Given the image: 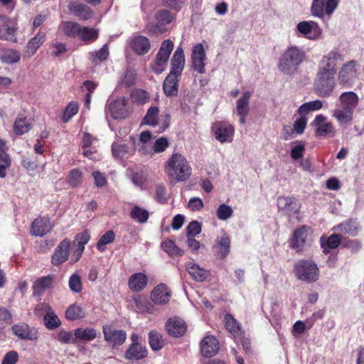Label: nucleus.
Wrapping results in <instances>:
<instances>
[{
  "label": "nucleus",
  "mask_w": 364,
  "mask_h": 364,
  "mask_svg": "<svg viewBox=\"0 0 364 364\" xmlns=\"http://www.w3.org/2000/svg\"><path fill=\"white\" fill-rule=\"evenodd\" d=\"M358 95L352 91L343 92L338 98L341 107L332 110V116L340 124L350 123L353 118L355 109L359 103Z\"/></svg>",
  "instance_id": "f257e3e1"
},
{
  "label": "nucleus",
  "mask_w": 364,
  "mask_h": 364,
  "mask_svg": "<svg viewBox=\"0 0 364 364\" xmlns=\"http://www.w3.org/2000/svg\"><path fill=\"white\" fill-rule=\"evenodd\" d=\"M306 57L304 50L296 46H290L287 48L278 63V69L285 75L294 73L299 66L304 62Z\"/></svg>",
  "instance_id": "f03ea898"
},
{
  "label": "nucleus",
  "mask_w": 364,
  "mask_h": 364,
  "mask_svg": "<svg viewBox=\"0 0 364 364\" xmlns=\"http://www.w3.org/2000/svg\"><path fill=\"white\" fill-rule=\"evenodd\" d=\"M168 176L176 181H184L191 175V167L182 154L175 153L171 155L165 166Z\"/></svg>",
  "instance_id": "7ed1b4c3"
},
{
  "label": "nucleus",
  "mask_w": 364,
  "mask_h": 364,
  "mask_svg": "<svg viewBox=\"0 0 364 364\" xmlns=\"http://www.w3.org/2000/svg\"><path fill=\"white\" fill-rule=\"evenodd\" d=\"M295 272L299 279L309 283L316 282L319 276L317 265L308 260L299 261L295 266Z\"/></svg>",
  "instance_id": "20e7f679"
},
{
  "label": "nucleus",
  "mask_w": 364,
  "mask_h": 364,
  "mask_svg": "<svg viewBox=\"0 0 364 364\" xmlns=\"http://www.w3.org/2000/svg\"><path fill=\"white\" fill-rule=\"evenodd\" d=\"M334 77L335 75L317 73L314 86L318 96L328 97L332 94L335 88Z\"/></svg>",
  "instance_id": "39448f33"
},
{
  "label": "nucleus",
  "mask_w": 364,
  "mask_h": 364,
  "mask_svg": "<svg viewBox=\"0 0 364 364\" xmlns=\"http://www.w3.org/2000/svg\"><path fill=\"white\" fill-rule=\"evenodd\" d=\"M343 60V55L339 52L335 50H331L321 58L317 73L335 75L338 63Z\"/></svg>",
  "instance_id": "423d86ee"
},
{
  "label": "nucleus",
  "mask_w": 364,
  "mask_h": 364,
  "mask_svg": "<svg viewBox=\"0 0 364 364\" xmlns=\"http://www.w3.org/2000/svg\"><path fill=\"white\" fill-rule=\"evenodd\" d=\"M173 49V43L171 40L163 41L156 56L155 63L151 65V68L155 73L160 74L165 70Z\"/></svg>",
  "instance_id": "0eeeda50"
},
{
  "label": "nucleus",
  "mask_w": 364,
  "mask_h": 364,
  "mask_svg": "<svg viewBox=\"0 0 364 364\" xmlns=\"http://www.w3.org/2000/svg\"><path fill=\"white\" fill-rule=\"evenodd\" d=\"M339 0H313L311 12L314 16L323 18L325 14L331 16L337 9Z\"/></svg>",
  "instance_id": "6e6552de"
},
{
  "label": "nucleus",
  "mask_w": 364,
  "mask_h": 364,
  "mask_svg": "<svg viewBox=\"0 0 364 364\" xmlns=\"http://www.w3.org/2000/svg\"><path fill=\"white\" fill-rule=\"evenodd\" d=\"M105 341L110 344L112 348L122 345L127 338V333L124 330L115 329L110 325L102 326Z\"/></svg>",
  "instance_id": "1a4fd4ad"
},
{
  "label": "nucleus",
  "mask_w": 364,
  "mask_h": 364,
  "mask_svg": "<svg viewBox=\"0 0 364 364\" xmlns=\"http://www.w3.org/2000/svg\"><path fill=\"white\" fill-rule=\"evenodd\" d=\"M316 127L315 134L318 137L333 136L336 129L331 122L323 114H318L311 123Z\"/></svg>",
  "instance_id": "9d476101"
},
{
  "label": "nucleus",
  "mask_w": 364,
  "mask_h": 364,
  "mask_svg": "<svg viewBox=\"0 0 364 364\" xmlns=\"http://www.w3.org/2000/svg\"><path fill=\"white\" fill-rule=\"evenodd\" d=\"M54 224L48 216L38 217L31 224V233L36 237H43L53 230Z\"/></svg>",
  "instance_id": "9b49d317"
},
{
  "label": "nucleus",
  "mask_w": 364,
  "mask_h": 364,
  "mask_svg": "<svg viewBox=\"0 0 364 364\" xmlns=\"http://www.w3.org/2000/svg\"><path fill=\"white\" fill-rule=\"evenodd\" d=\"M277 206L280 211L288 216L297 214L300 209L298 200L295 198L289 196H279L277 199Z\"/></svg>",
  "instance_id": "f8f14e48"
},
{
  "label": "nucleus",
  "mask_w": 364,
  "mask_h": 364,
  "mask_svg": "<svg viewBox=\"0 0 364 364\" xmlns=\"http://www.w3.org/2000/svg\"><path fill=\"white\" fill-rule=\"evenodd\" d=\"M206 59L205 52L201 43L193 46L191 53L192 68L199 73H205V60Z\"/></svg>",
  "instance_id": "ddd939ff"
},
{
  "label": "nucleus",
  "mask_w": 364,
  "mask_h": 364,
  "mask_svg": "<svg viewBox=\"0 0 364 364\" xmlns=\"http://www.w3.org/2000/svg\"><path fill=\"white\" fill-rule=\"evenodd\" d=\"M296 28L299 32L310 40L318 38L322 33L318 23L313 21H301L297 24Z\"/></svg>",
  "instance_id": "4468645a"
},
{
  "label": "nucleus",
  "mask_w": 364,
  "mask_h": 364,
  "mask_svg": "<svg viewBox=\"0 0 364 364\" xmlns=\"http://www.w3.org/2000/svg\"><path fill=\"white\" fill-rule=\"evenodd\" d=\"M213 132L215 139L223 144L232 141L235 129L231 124L217 122L213 127Z\"/></svg>",
  "instance_id": "2eb2a0df"
},
{
  "label": "nucleus",
  "mask_w": 364,
  "mask_h": 364,
  "mask_svg": "<svg viewBox=\"0 0 364 364\" xmlns=\"http://www.w3.org/2000/svg\"><path fill=\"white\" fill-rule=\"evenodd\" d=\"M70 245L71 242L70 240L67 238L64 239L58 244L51 259V262L53 265L58 266L68 259Z\"/></svg>",
  "instance_id": "dca6fc26"
},
{
  "label": "nucleus",
  "mask_w": 364,
  "mask_h": 364,
  "mask_svg": "<svg viewBox=\"0 0 364 364\" xmlns=\"http://www.w3.org/2000/svg\"><path fill=\"white\" fill-rule=\"evenodd\" d=\"M0 20L4 23L0 26V39L16 42L15 34L18 29L16 25L11 23L10 19L5 16H1Z\"/></svg>",
  "instance_id": "f3484780"
},
{
  "label": "nucleus",
  "mask_w": 364,
  "mask_h": 364,
  "mask_svg": "<svg viewBox=\"0 0 364 364\" xmlns=\"http://www.w3.org/2000/svg\"><path fill=\"white\" fill-rule=\"evenodd\" d=\"M166 329L170 336L179 337L185 333L187 326L182 318L175 316L167 321Z\"/></svg>",
  "instance_id": "a211bd4d"
},
{
  "label": "nucleus",
  "mask_w": 364,
  "mask_h": 364,
  "mask_svg": "<svg viewBox=\"0 0 364 364\" xmlns=\"http://www.w3.org/2000/svg\"><path fill=\"white\" fill-rule=\"evenodd\" d=\"M128 100L124 97L117 99L109 105L111 115L114 119H124L128 116Z\"/></svg>",
  "instance_id": "6ab92c4d"
},
{
  "label": "nucleus",
  "mask_w": 364,
  "mask_h": 364,
  "mask_svg": "<svg viewBox=\"0 0 364 364\" xmlns=\"http://www.w3.org/2000/svg\"><path fill=\"white\" fill-rule=\"evenodd\" d=\"M171 298V291L164 284L157 285L151 292V299L156 304H167Z\"/></svg>",
  "instance_id": "aec40b11"
},
{
  "label": "nucleus",
  "mask_w": 364,
  "mask_h": 364,
  "mask_svg": "<svg viewBox=\"0 0 364 364\" xmlns=\"http://www.w3.org/2000/svg\"><path fill=\"white\" fill-rule=\"evenodd\" d=\"M185 65V55L181 47H178L173 53L171 61V70L170 74L180 76Z\"/></svg>",
  "instance_id": "412c9836"
},
{
  "label": "nucleus",
  "mask_w": 364,
  "mask_h": 364,
  "mask_svg": "<svg viewBox=\"0 0 364 364\" xmlns=\"http://www.w3.org/2000/svg\"><path fill=\"white\" fill-rule=\"evenodd\" d=\"M219 343L214 336H206L200 343L201 352L203 356H214L219 350Z\"/></svg>",
  "instance_id": "4be33fe9"
},
{
  "label": "nucleus",
  "mask_w": 364,
  "mask_h": 364,
  "mask_svg": "<svg viewBox=\"0 0 364 364\" xmlns=\"http://www.w3.org/2000/svg\"><path fill=\"white\" fill-rule=\"evenodd\" d=\"M12 331L21 340L33 341L37 339L36 333H33L29 326L25 323H20L12 326Z\"/></svg>",
  "instance_id": "5701e85b"
},
{
  "label": "nucleus",
  "mask_w": 364,
  "mask_h": 364,
  "mask_svg": "<svg viewBox=\"0 0 364 364\" xmlns=\"http://www.w3.org/2000/svg\"><path fill=\"white\" fill-rule=\"evenodd\" d=\"M308 229L303 226L294 231L291 241V246L297 252L304 250L307 240Z\"/></svg>",
  "instance_id": "b1692460"
},
{
  "label": "nucleus",
  "mask_w": 364,
  "mask_h": 364,
  "mask_svg": "<svg viewBox=\"0 0 364 364\" xmlns=\"http://www.w3.org/2000/svg\"><path fill=\"white\" fill-rule=\"evenodd\" d=\"M148 278L143 273H135L132 274L128 282L129 289L135 292L142 291L147 285Z\"/></svg>",
  "instance_id": "393cba45"
},
{
  "label": "nucleus",
  "mask_w": 364,
  "mask_h": 364,
  "mask_svg": "<svg viewBox=\"0 0 364 364\" xmlns=\"http://www.w3.org/2000/svg\"><path fill=\"white\" fill-rule=\"evenodd\" d=\"M80 28L81 26L77 22L63 21L59 25L58 30L67 37L75 38L78 37Z\"/></svg>",
  "instance_id": "a878e982"
},
{
  "label": "nucleus",
  "mask_w": 364,
  "mask_h": 364,
  "mask_svg": "<svg viewBox=\"0 0 364 364\" xmlns=\"http://www.w3.org/2000/svg\"><path fill=\"white\" fill-rule=\"evenodd\" d=\"M180 76L168 74L164 80L163 90L168 97L176 96L178 95V82Z\"/></svg>",
  "instance_id": "bb28decb"
},
{
  "label": "nucleus",
  "mask_w": 364,
  "mask_h": 364,
  "mask_svg": "<svg viewBox=\"0 0 364 364\" xmlns=\"http://www.w3.org/2000/svg\"><path fill=\"white\" fill-rule=\"evenodd\" d=\"M186 269L191 277L196 282H203L210 276L209 271L201 268L196 263L189 262L186 264Z\"/></svg>",
  "instance_id": "cd10ccee"
},
{
  "label": "nucleus",
  "mask_w": 364,
  "mask_h": 364,
  "mask_svg": "<svg viewBox=\"0 0 364 364\" xmlns=\"http://www.w3.org/2000/svg\"><path fill=\"white\" fill-rule=\"evenodd\" d=\"M356 62L351 60L345 64L339 72L338 78L341 82L347 83L355 76Z\"/></svg>",
  "instance_id": "c85d7f7f"
},
{
  "label": "nucleus",
  "mask_w": 364,
  "mask_h": 364,
  "mask_svg": "<svg viewBox=\"0 0 364 364\" xmlns=\"http://www.w3.org/2000/svg\"><path fill=\"white\" fill-rule=\"evenodd\" d=\"M70 12L82 20H87L92 16V11L87 6L82 4L71 3L68 6Z\"/></svg>",
  "instance_id": "c756f323"
},
{
  "label": "nucleus",
  "mask_w": 364,
  "mask_h": 364,
  "mask_svg": "<svg viewBox=\"0 0 364 364\" xmlns=\"http://www.w3.org/2000/svg\"><path fill=\"white\" fill-rule=\"evenodd\" d=\"M132 48L139 55H144L150 50L149 40L145 36H136L132 41Z\"/></svg>",
  "instance_id": "7c9ffc66"
},
{
  "label": "nucleus",
  "mask_w": 364,
  "mask_h": 364,
  "mask_svg": "<svg viewBox=\"0 0 364 364\" xmlns=\"http://www.w3.org/2000/svg\"><path fill=\"white\" fill-rule=\"evenodd\" d=\"M146 356V349L138 343H132L126 351L125 357L128 360H140Z\"/></svg>",
  "instance_id": "2f4dec72"
},
{
  "label": "nucleus",
  "mask_w": 364,
  "mask_h": 364,
  "mask_svg": "<svg viewBox=\"0 0 364 364\" xmlns=\"http://www.w3.org/2000/svg\"><path fill=\"white\" fill-rule=\"evenodd\" d=\"M333 230L338 231L341 234L348 235L350 236H355L358 233L356 223L353 220L344 221L334 227Z\"/></svg>",
  "instance_id": "473e14b6"
},
{
  "label": "nucleus",
  "mask_w": 364,
  "mask_h": 364,
  "mask_svg": "<svg viewBox=\"0 0 364 364\" xmlns=\"http://www.w3.org/2000/svg\"><path fill=\"white\" fill-rule=\"evenodd\" d=\"M11 159L4 148V141L0 139V178L6 176V171L10 167Z\"/></svg>",
  "instance_id": "72a5a7b5"
},
{
  "label": "nucleus",
  "mask_w": 364,
  "mask_h": 364,
  "mask_svg": "<svg viewBox=\"0 0 364 364\" xmlns=\"http://www.w3.org/2000/svg\"><path fill=\"white\" fill-rule=\"evenodd\" d=\"M52 284L53 278L51 276H46L38 279L33 286V294L37 296L43 294L46 289L52 287Z\"/></svg>",
  "instance_id": "f704fd0d"
},
{
  "label": "nucleus",
  "mask_w": 364,
  "mask_h": 364,
  "mask_svg": "<svg viewBox=\"0 0 364 364\" xmlns=\"http://www.w3.org/2000/svg\"><path fill=\"white\" fill-rule=\"evenodd\" d=\"M21 59L19 51L14 49H2L0 50V60L2 63L14 64L18 63Z\"/></svg>",
  "instance_id": "c9c22d12"
},
{
  "label": "nucleus",
  "mask_w": 364,
  "mask_h": 364,
  "mask_svg": "<svg viewBox=\"0 0 364 364\" xmlns=\"http://www.w3.org/2000/svg\"><path fill=\"white\" fill-rule=\"evenodd\" d=\"M74 336L77 339L84 341H91L97 336V330L92 328H78L74 331Z\"/></svg>",
  "instance_id": "e433bc0d"
},
{
  "label": "nucleus",
  "mask_w": 364,
  "mask_h": 364,
  "mask_svg": "<svg viewBox=\"0 0 364 364\" xmlns=\"http://www.w3.org/2000/svg\"><path fill=\"white\" fill-rule=\"evenodd\" d=\"M46 34L43 32H38L34 37L31 38L27 45L26 49L28 53L33 55L38 48L46 41Z\"/></svg>",
  "instance_id": "4c0bfd02"
},
{
  "label": "nucleus",
  "mask_w": 364,
  "mask_h": 364,
  "mask_svg": "<svg viewBox=\"0 0 364 364\" xmlns=\"http://www.w3.org/2000/svg\"><path fill=\"white\" fill-rule=\"evenodd\" d=\"M323 107V102L316 100L302 104L298 109L297 112L301 117H305L310 112L319 110Z\"/></svg>",
  "instance_id": "58836bf2"
},
{
  "label": "nucleus",
  "mask_w": 364,
  "mask_h": 364,
  "mask_svg": "<svg viewBox=\"0 0 364 364\" xmlns=\"http://www.w3.org/2000/svg\"><path fill=\"white\" fill-rule=\"evenodd\" d=\"M230 240L227 234L223 231V235L218 242L217 249L218 254L220 255V257L224 259L230 252Z\"/></svg>",
  "instance_id": "ea45409f"
},
{
  "label": "nucleus",
  "mask_w": 364,
  "mask_h": 364,
  "mask_svg": "<svg viewBox=\"0 0 364 364\" xmlns=\"http://www.w3.org/2000/svg\"><path fill=\"white\" fill-rule=\"evenodd\" d=\"M341 237L339 234H333L329 236L324 242V238H321V246L323 248V252L326 254L328 253V248L335 249L341 243Z\"/></svg>",
  "instance_id": "a19ab883"
},
{
  "label": "nucleus",
  "mask_w": 364,
  "mask_h": 364,
  "mask_svg": "<svg viewBox=\"0 0 364 364\" xmlns=\"http://www.w3.org/2000/svg\"><path fill=\"white\" fill-rule=\"evenodd\" d=\"M31 127L29 120L24 117H17L14 124V132L21 135L28 132Z\"/></svg>",
  "instance_id": "79ce46f5"
},
{
  "label": "nucleus",
  "mask_w": 364,
  "mask_h": 364,
  "mask_svg": "<svg viewBox=\"0 0 364 364\" xmlns=\"http://www.w3.org/2000/svg\"><path fill=\"white\" fill-rule=\"evenodd\" d=\"M78 38L82 41L93 42L98 38V31L95 28L81 26Z\"/></svg>",
  "instance_id": "37998d69"
},
{
  "label": "nucleus",
  "mask_w": 364,
  "mask_h": 364,
  "mask_svg": "<svg viewBox=\"0 0 364 364\" xmlns=\"http://www.w3.org/2000/svg\"><path fill=\"white\" fill-rule=\"evenodd\" d=\"M136 74L134 70H127L119 77L118 84L119 86L130 87L134 85Z\"/></svg>",
  "instance_id": "c03bdc74"
},
{
  "label": "nucleus",
  "mask_w": 364,
  "mask_h": 364,
  "mask_svg": "<svg viewBox=\"0 0 364 364\" xmlns=\"http://www.w3.org/2000/svg\"><path fill=\"white\" fill-rule=\"evenodd\" d=\"M43 321L45 326L49 330L55 329L61 324L60 320L53 309L45 314Z\"/></svg>",
  "instance_id": "a18cd8bd"
},
{
  "label": "nucleus",
  "mask_w": 364,
  "mask_h": 364,
  "mask_svg": "<svg viewBox=\"0 0 364 364\" xmlns=\"http://www.w3.org/2000/svg\"><path fill=\"white\" fill-rule=\"evenodd\" d=\"M130 216L138 223H144L149 219V213L148 210L144 208H140L139 206H134L130 213Z\"/></svg>",
  "instance_id": "49530a36"
},
{
  "label": "nucleus",
  "mask_w": 364,
  "mask_h": 364,
  "mask_svg": "<svg viewBox=\"0 0 364 364\" xmlns=\"http://www.w3.org/2000/svg\"><path fill=\"white\" fill-rule=\"evenodd\" d=\"M85 316V311L82 308L77 304L70 306L65 312L66 318L70 321L82 318Z\"/></svg>",
  "instance_id": "de8ad7c7"
},
{
  "label": "nucleus",
  "mask_w": 364,
  "mask_h": 364,
  "mask_svg": "<svg viewBox=\"0 0 364 364\" xmlns=\"http://www.w3.org/2000/svg\"><path fill=\"white\" fill-rule=\"evenodd\" d=\"M251 97V92L247 91L244 93L237 102L236 110L237 114L249 112V102Z\"/></svg>",
  "instance_id": "09e8293b"
},
{
  "label": "nucleus",
  "mask_w": 364,
  "mask_h": 364,
  "mask_svg": "<svg viewBox=\"0 0 364 364\" xmlns=\"http://www.w3.org/2000/svg\"><path fill=\"white\" fill-rule=\"evenodd\" d=\"M149 342L151 348L154 350L161 349L164 344L161 335L155 331H151L149 333Z\"/></svg>",
  "instance_id": "8fccbe9b"
},
{
  "label": "nucleus",
  "mask_w": 364,
  "mask_h": 364,
  "mask_svg": "<svg viewBox=\"0 0 364 364\" xmlns=\"http://www.w3.org/2000/svg\"><path fill=\"white\" fill-rule=\"evenodd\" d=\"M161 247L165 252L171 256H181L183 251L177 247L175 242L171 240H166L161 244Z\"/></svg>",
  "instance_id": "3c124183"
},
{
  "label": "nucleus",
  "mask_w": 364,
  "mask_h": 364,
  "mask_svg": "<svg viewBox=\"0 0 364 364\" xmlns=\"http://www.w3.org/2000/svg\"><path fill=\"white\" fill-rule=\"evenodd\" d=\"M159 109L157 107H151L143 119V123L150 126H156Z\"/></svg>",
  "instance_id": "603ef678"
},
{
  "label": "nucleus",
  "mask_w": 364,
  "mask_h": 364,
  "mask_svg": "<svg viewBox=\"0 0 364 364\" xmlns=\"http://www.w3.org/2000/svg\"><path fill=\"white\" fill-rule=\"evenodd\" d=\"M112 151L114 157L122 159L128 154L129 147L124 144L115 142L112 144Z\"/></svg>",
  "instance_id": "864d4df0"
},
{
  "label": "nucleus",
  "mask_w": 364,
  "mask_h": 364,
  "mask_svg": "<svg viewBox=\"0 0 364 364\" xmlns=\"http://www.w3.org/2000/svg\"><path fill=\"white\" fill-rule=\"evenodd\" d=\"M78 109V105L75 102H70L65 109L62 117L63 122L64 123L68 122L70 119L77 113Z\"/></svg>",
  "instance_id": "5fc2aeb1"
},
{
  "label": "nucleus",
  "mask_w": 364,
  "mask_h": 364,
  "mask_svg": "<svg viewBox=\"0 0 364 364\" xmlns=\"http://www.w3.org/2000/svg\"><path fill=\"white\" fill-rule=\"evenodd\" d=\"M131 97L134 102L143 105L149 100V94L144 90L136 89L132 92Z\"/></svg>",
  "instance_id": "6e6d98bb"
},
{
  "label": "nucleus",
  "mask_w": 364,
  "mask_h": 364,
  "mask_svg": "<svg viewBox=\"0 0 364 364\" xmlns=\"http://www.w3.org/2000/svg\"><path fill=\"white\" fill-rule=\"evenodd\" d=\"M115 238V234L112 230L107 231L100 239L97 244L99 250L104 251L105 245L111 243Z\"/></svg>",
  "instance_id": "4d7b16f0"
},
{
  "label": "nucleus",
  "mask_w": 364,
  "mask_h": 364,
  "mask_svg": "<svg viewBox=\"0 0 364 364\" xmlns=\"http://www.w3.org/2000/svg\"><path fill=\"white\" fill-rule=\"evenodd\" d=\"M68 183L73 188L79 186L82 183V172L77 168L71 170L68 177Z\"/></svg>",
  "instance_id": "13d9d810"
},
{
  "label": "nucleus",
  "mask_w": 364,
  "mask_h": 364,
  "mask_svg": "<svg viewBox=\"0 0 364 364\" xmlns=\"http://www.w3.org/2000/svg\"><path fill=\"white\" fill-rule=\"evenodd\" d=\"M233 210L231 206L221 204L217 210V217L220 220H226L232 217Z\"/></svg>",
  "instance_id": "bf43d9fd"
},
{
  "label": "nucleus",
  "mask_w": 364,
  "mask_h": 364,
  "mask_svg": "<svg viewBox=\"0 0 364 364\" xmlns=\"http://www.w3.org/2000/svg\"><path fill=\"white\" fill-rule=\"evenodd\" d=\"M90 55V59L93 63H97L98 60H105L109 55V50L107 44L104 45L98 51L92 52Z\"/></svg>",
  "instance_id": "052dcab7"
},
{
  "label": "nucleus",
  "mask_w": 364,
  "mask_h": 364,
  "mask_svg": "<svg viewBox=\"0 0 364 364\" xmlns=\"http://www.w3.org/2000/svg\"><path fill=\"white\" fill-rule=\"evenodd\" d=\"M89 240L90 235L87 231L80 232L75 236V242L77 243V250L80 252V254L83 252L85 245L89 242Z\"/></svg>",
  "instance_id": "680f3d73"
},
{
  "label": "nucleus",
  "mask_w": 364,
  "mask_h": 364,
  "mask_svg": "<svg viewBox=\"0 0 364 364\" xmlns=\"http://www.w3.org/2000/svg\"><path fill=\"white\" fill-rule=\"evenodd\" d=\"M83 145V154L84 156L89 157L92 159H96L95 156L92 157V155H93V152L90 151L89 149H87L92 142V136L91 134L88 133H85L82 138Z\"/></svg>",
  "instance_id": "e2e57ef3"
},
{
  "label": "nucleus",
  "mask_w": 364,
  "mask_h": 364,
  "mask_svg": "<svg viewBox=\"0 0 364 364\" xmlns=\"http://www.w3.org/2000/svg\"><path fill=\"white\" fill-rule=\"evenodd\" d=\"M69 288L75 293H79L82 290V283L80 277L77 274H73L69 279Z\"/></svg>",
  "instance_id": "0e129e2a"
},
{
  "label": "nucleus",
  "mask_w": 364,
  "mask_h": 364,
  "mask_svg": "<svg viewBox=\"0 0 364 364\" xmlns=\"http://www.w3.org/2000/svg\"><path fill=\"white\" fill-rule=\"evenodd\" d=\"M295 145L291 151V157L296 160L301 158L305 151V144L302 141H295Z\"/></svg>",
  "instance_id": "69168bd1"
},
{
  "label": "nucleus",
  "mask_w": 364,
  "mask_h": 364,
  "mask_svg": "<svg viewBox=\"0 0 364 364\" xmlns=\"http://www.w3.org/2000/svg\"><path fill=\"white\" fill-rule=\"evenodd\" d=\"M168 141L166 137H160L157 139L152 146L154 153H161L164 151L168 146Z\"/></svg>",
  "instance_id": "338daca9"
},
{
  "label": "nucleus",
  "mask_w": 364,
  "mask_h": 364,
  "mask_svg": "<svg viewBox=\"0 0 364 364\" xmlns=\"http://www.w3.org/2000/svg\"><path fill=\"white\" fill-rule=\"evenodd\" d=\"M73 335L74 333L73 334L70 331L61 330L58 334V340L63 343H75L77 341Z\"/></svg>",
  "instance_id": "774afa93"
}]
</instances>
